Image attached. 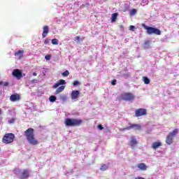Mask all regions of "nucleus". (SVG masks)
I'll list each match as a JSON object with an SVG mask.
<instances>
[{
    "instance_id": "obj_15",
    "label": "nucleus",
    "mask_w": 179,
    "mask_h": 179,
    "mask_svg": "<svg viewBox=\"0 0 179 179\" xmlns=\"http://www.w3.org/2000/svg\"><path fill=\"white\" fill-rule=\"evenodd\" d=\"M79 94H80V92L78 90H73L71 92V99L72 100H76L79 97Z\"/></svg>"
},
{
    "instance_id": "obj_12",
    "label": "nucleus",
    "mask_w": 179,
    "mask_h": 179,
    "mask_svg": "<svg viewBox=\"0 0 179 179\" xmlns=\"http://www.w3.org/2000/svg\"><path fill=\"white\" fill-rule=\"evenodd\" d=\"M136 145H138V141L136 140V138H135L134 136H131L130 141V146L131 149H135Z\"/></svg>"
},
{
    "instance_id": "obj_31",
    "label": "nucleus",
    "mask_w": 179,
    "mask_h": 179,
    "mask_svg": "<svg viewBox=\"0 0 179 179\" xmlns=\"http://www.w3.org/2000/svg\"><path fill=\"white\" fill-rule=\"evenodd\" d=\"M50 41H51L50 39L46 38V39H45L44 44L47 45L50 44Z\"/></svg>"
},
{
    "instance_id": "obj_18",
    "label": "nucleus",
    "mask_w": 179,
    "mask_h": 179,
    "mask_svg": "<svg viewBox=\"0 0 179 179\" xmlns=\"http://www.w3.org/2000/svg\"><path fill=\"white\" fill-rule=\"evenodd\" d=\"M137 166L140 170H142L143 171H146V170H148V166H146L145 163H140L137 165Z\"/></svg>"
},
{
    "instance_id": "obj_40",
    "label": "nucleus",
    "mask_w": 179,
    "mask_h": 179,
    "mask_svg": "<svg viewBox=\"0 0 179 179\" xmlns=\"http://www.w3.org/2000/svg\"><path fill=\"white\" fill-rule=\"evenodd\" d=\"M136 179H145L144 178H142V177H138V178H136Z\"/></svg>"
},
{
    "instance_id": "obj_9",
    "label": "nucleus",
    "mask_w": 179,
    "mask_h": 179,
    "mask_svg": "<svg viewBox=\"0 0 179 179\" xmlns=\"http://www.w3.org/2000/svg\"><path fill=\"white\" fill-rule=\"evenodd\" d=\"M148 114V111L145 108H138L135 111L136 117H142V115H146Z\"/></svg>"
},
{
    "instance_id": "obj_37",
    "label": "nucleus",
    "mask_w": 179,
    "mask_h": 179,
    "mask_svg": "<svg viewBox=\"0 0 179 179\" xmlns=\"http://www.w3.org/2000/svg\"><path fill=\"white\" fill-rule=\"evenodd\" d=\"M3 86H6V87L9 86V83H8V82L4 83Z\"/></svg>"
},
{
    "instance_id": "obj_3",
    "label": "nucleus",
    "mask_w": 179,
    "mask_h": 179,
    "mask_svg": "<svg viewBox=\"0 0 179 179\" xmlns=\"http://www.w3.org/2000/svg\"><path fill=\"white\" fill-rule=\"evenodd\" d=\"M141 26L147 30V34L152 35V34H156L157 36H160L162 34V31H160L157 28L152 27H148L145 24V23H143Z\"/></svg>"
},
{
    "instance_id": "obj_8",
    "label": "nucleus",
    "mask_w": 179,
    "mask_h": 179,
    "mask_svg": "<svg viewBox=\"0 0 179 179\" xmlns=\"http://www.w3.org/2000/svg\"><path fill=\"white\" fill-rule=\"evenodd\" d=\"M12 75L13 76H14V78H16L17 80H20V79L23 78V74L22 73V71H20V69H14Z\"/></svg>"
},
{
    "instance_id": "obj_39",
    "label": "nucleus",
    "mask_w": 179,
    "mask_h": 179,
    "mask_svg": "<svg viewBox=\"0 0 179 179\" xmlns=\"http://www.w3.org/2000/svg\"><path fill=\"white\" fill-rule=\"evenodd\" d=\"M3 85V81H0V86Z\"/></svg>"
},
{
    "instance_id": "obj_16",
    "label": "nucleus",
    "mask_w": 179,
    "mask_h": 179,
    "mask_svg": "<svg viewBox=\"0 0 179 179\" xmlns=\"http://www.w3.org/2000/svg\"><path fill=\"white\" fill-rule=\"evenodd\" d=\"M23 54H24V50H18L15 52V57H17L18 59H22L24 57Z\"/></svg>"
},
{
    "instance_id": "obj_25",
    "label": "nucleus",
    "mask_w": 179,
    "mask_h": 179,
    "mask_svg": "<svg viewBox=\"0 0 179 179\" xmlns=\"http://www.w3.org/2000/svg\"><path fill=\"white\" fill-rule=\"evenodd\" d=\"M59 97L60 100H62L63 101H66V100H68L66 95L60 94Z\"/></svg>"
},
{
    "instance_id": "obj_34",
    "label": "nucleus",
    "mask_w": 179,
    "mask_h": 179,
    "mask_svg": "<svg viewBox=\"0 0 179 179\" xmlns=\"http://www.w3.org/2000/svg\"><path fill=\"white\" fill-rule=\"evenodd\" d=\"M13 122H15V118H11V119L8 120L9 124H13Z\"/></svg>"
},
{
    "instance_id": "obj_27",
    "label": "nucleus",
    "mask_w": 179,
    "mask_h": 179,
    "mask_svg": "<svg viewBox=\"0 0 179 179\" xmlns=\"http://www.w3.org/2000/svg\"><path fill=\"white\" fill-rule=\"evenodd\" d=\"M62 76L66 78V76H69V71L68 70L65 71L64 72L62 73Z\"/></svg>"
},
{
    "instance_id": "obj_28",
    "label": "nucleus",
    "mask_w": 179,
    "mask_h": 179,
    "mask_svg": "<svg viewBox=\"0 0 179 179\" xmlns=\"http://www.w3.org/2000/svg\"><path fill=\"white\" fill-rule=\"evenodd\" d=\"M52 44H53V45H58V39L57 38L52 39Z\"/></svg>"
},
{
    "instance_id": "obj_4",
    "label": "nucleus",
    "mask_w": 179,
    "mask_h": 179,
    "mask_svg": "<svg viewBox=\"0 0 179 179\" xmlns=\"http://www.w3.org/2000/svg\"><path fill=\"white\" fill-rule=\"evenodd\" d=\"M177 134H178V129H175L172 132H170L166 137V143H167V145H171L173 142V139Z\"/></svg>"
},
{
    "instance_id": "obj_21",
    "label": "nucleus",
    "mask_w": 179,
    "mask_h": 179,
    "mask_svg": "<svg viewBox=\"0 0 179 179\" xmlns=\"http://www.w3.org/2000/svg\"><path fill=\"white\" fill-rule=\"evenodd\" d=\"M56 101H57V96L52 95L49 97V101H50L51 103H54Z\"/></svg>"
},
{
    "instance_id": "obj_14",
    "label": "nucleus",
    "mask_w": 179,
    "mask_h": 179,
    "mask_svg": "<svg viewBox=\"0 0 179 179\" xmlns=\"http://www.w3.org/2000/svg\"><path fill=\"white\" fill-rule=\"evenodd\" d=\"M48 33H50V29L48 28V26L45 25L43 27V38H45L46 36H48Z\"/></svg>"
},
{
    "instance_id": "obj_30",
    "label": "nucleus",
    "mask_w": 179,
    "mask_h": 179,
    "mask_svg": "<svg viewBox=\"0 0 179 179\" xmlns=\"http://www.w3.org/2000/svg\"><path fill=\"white\" fill-rule=\"evenodd\" d=\"M46 61H50L51 59V55H47L45 56Z\"/></svg>"
},
{
    "instance_id": "obj_5",
    "label": "nucleus",
    "mask_w": 179,
    "mask_h": 179,
    "mask_svg": "<svg viewBox=\"0 0 179 179\" xmlns=\"http://www.w3.org/2000/svg\"><path fill=\"white\" fill-rule=\"evenodd\" d=\"M15 140V134L13 133H8L4 135L2 139L3 143L9 144L12 143Z\"/></svg>"
},
{
    "instance_id": "obj_22",
    "label": "nucleus",
    "mask_w": 179,
    "mask_h": 179,
    "mask_svg": "<svg viewBox=\"0 0 179 179\" xmlns=\"http://www.w3.org/2000/svg\"><path fill=\"white\" fill-rule=\"evenodd\" d=\"M143 80L145 85H149L150 83V80L148 77H143Z\"/></svg>"
},
{
    "instance_id": "obj_11",
    "label": "nucleus",
    "mask_w": 179,
    "mask_h": 179,
    "mask_svg": "<svg viewBox=\"0 0 179 179\" xmlns=\"http://www.w3.org/2000/svg\"><path fill=\"white\" fill-rule=\"evenodd\" d=\"M64 85H66V82L65 80H59L57 83L52 85L53 89H57V87H59V86H64Z\"/></svg>"
},
{
    "instance_id": "obj_33",
    "label": "nucleus",
    "mask_w": 179,
    "mask_h": 179,
    "mask_svg": "<svg viewBox=\"0 0 179 179\" xmlns=\"http://www.w3.org/2000/svg\"><path fill=\"white\" fill-rule=\"evenodd\" d=\"M129 30H131V31H135V26L130 25L129 26Z\"/></svg>"
},
{
    "instance_id": "obj_20",
    "label": "nucleus",
    "mask_w": 179,
    "mask_h": 179,
    "mask_svg": "<svg viewBox=\"0 0 179 179\" xmlns=\"http://www.w3.org/2000/svg\"><path fill=\"white\" fill-rule=\"evenodd\" d=\"M117 17H118V13H113L111 17V22H115V20H117Z\"/></svg>"
},
{
    "instance_id": "obj_1",
    "label": "nucleus",
    "mask_w": 179,
    "mask_h": 179,
    "mask_svg": "<svg viewBox=\"0 0 179 179\" xmlns=\"http://www.w3.org/2000/svg\"><path fill=\"white\" fill-rule=\"evenodd\" d=\"M24 135L30 145L36 146L38 144V140L34 136V129L29 127L24 132Z\"/></svg>"
},
{
    "instance_id": "obj_26",
    "label": "nucleus",
    "mask_w": 179,
    "mask_h": 179,
    "mask_svg": "<svg viewBox=\"0 0 179 179\" xmlns=\"http://www.w3.org/2000/svg\"><path fill=\"white\" fill-rule=\"evenodd\" d=\"M150 41H145L144 42L145 48H148V47H150Z\"/></svg>"
},
{
    "instance_id": "obj_24",
    "label": "nucleus",
    "mask_w": 179,
    "mask_h": 179,
    "mask_svg": "<svg viewBox=\"0 0 179 179\" xmlns=\"http://www.w3.org/2000/svg\"><path fill=\"white\" fill-rule=\"evenodd\" d=\"M85 40V38H80V36H76L75 37V41H77V43H80V41H83Z\"/></svg>"
},
{
    "instance_id": "obj_10",
    "label": "nucleus",
    "mask_w": 179,
    "mask_h": 179,
    "mask_svg": "<svg viewBox=\"0 0 179 179\" xmlns=\"http://www.w3.org/2000/svg\"><path fill=\"white\" fill-rule=\"evenodd\" d=\"M29 176H30V173L29 172V170L24 169L22 172L20 179H27V178H29Z\"/></svg>"
},
{
    "instance_id": "obj_19",
    "label": "nucleus",
    "mask_w": 179,
    "mask_h": 179,
    "mask_svg": "<svg viewBox=\"0 0 179 179\" xmlns=\"http://www.w3.org/2000/svg\"><path fill=\"white\" fill-rule=\"evenodd\" d=\"M64 90H65V85H62L56 90L55 94H59V93H62Z\"/></svg>"
},
{
    "instance_id": "obj_6",
    "label": "nucleus",
    "mask_w": 179,
    "mask_h": 179,
    "mask_svg": "<svg viewBox=\"0 0 179 179\" xmlns=\"http://www.w3.org/2000/svg\"><path fill=\"white\" fill-rule=\"evenodd\" d=\"M121 99L124 101H133L135 99V95L131 92H126L122 94Z\"/></svg>"
},
{
    "instance_id": "obj_29",
    "label": "nucleus",
    "mask_w": 179,
    "mask_h": 179,
    "mask_svg": "<svg viewBox=\"0 0 179 179\" xmlns=\"http://www.w3.org/2000/svg\"><path fill=\"white\" fill-rule=\"evenodd\" d=\"M130 15L131 16H134V15H136V9L133 8L131 11H130Z\"/></svg>"
},
{
    "instance_id": "obj_23",
    "label": "nucleus",
    "mask_w": 179,
    "mask_h": 179,
    "mask_svg": "<svg viewBox=\"0 0 179 179\" xmlns=\"http://www.w3.org/2000/svg\"><path fill=\"white\" fill-rule=\"evenodd\" d=\"M100 170H101V171H106V170H108V165H106V164L101 165Z\"/></svg>"
},
{
    "instance_id": "obj_7",
    "label": "nucleus",
    "mask_w": 179,
    "mask_h": 179,
    "mask_svg": "<svg viewBox=\"0 0 179 179\" xmlns=\"http://www.w3.org/2000/svg\"><path fill=\"white\" fill-rule=\"evenodd\" d=\"M129 129H135L136 131H141V129H142V127L140 124H132L129 123V126L123 128L122 131H129Z\"/></svg>"
},
{
    "instance_id": "obj_35",
    "label": "nucleus",
    "mask_w": 179,
    "mask_h": 179,
    "mask_svg": "<svg viewBox=\"0 0 179 179\" xmlns=\"http://www.w3.org/2000/svg\"><path fill=\"white\" fill-rule=\"evenodd\" d=\"M98 129H100V131H102V129H104V127H103V125L99 124L97 126Z\"/></svg>"
},
{
    "instance_id": "obj_38",
    "label": "nucleus",
    "mask_w": 179,
    "mask_h": 179,
    "mask_svg": "<svg viewBox=\"0 0 179 179\" xmlns=\"http://www.w3.org/2000/svg\"><path fill=\"white\" fill-rule=\"evenodd\" d=\"M34 76H37V73H33Z\"/></svg>"
},
{
    "instance_id": "obj_17",
    "label": "nucleus",
    "mask_w": 179,
    "mask_h": 179,
    "mask_svg": "<svg viewBox=\"0 0 179 179\" xmlns=\"http://www.w3.org/2000/svg\"><path fill=\"white\" fill-rule=\"evenodd\" d=\"M160 146H162V142L157 141L152 144L151 148L152 149H154V150H156V149H157L158 148H160Z\"/></svg>"
},
{
    "instance_id": "obj_36",
    "label": "nucleus",
    "mask_w": 179,
    "mask_h": 179,
    "mask_svg": "<svg viewBox=\"0 0 179 179\" xmlns=\"http://www.w3.org/2000/svg\"><path fill=\"white\" fill-rule=\"evenodd\" d=\"M111 85H113V86H115V85H117V80H113Z\"/></svg>"
},
{
    "instance_id": "obj_13",
    "label": "nucleus",
    "mask_w": 179,
    "mask_h": 179,
    "mask_svg": "<svg viewBox=\"0 0 179 179\" xmlns=\"http://www.w3.org/2000/svg\"><path fill=\"white\" fill-rule=\"evenodd\" d=\"M10 101H19L20 100V95L19 94H13L10 96Z\"/></svg>"
},
{
    "instance_id": "obj_32",
    "label": "nucleus",
    "mask_w": 179,
    "mask_h": 179,
    "mask_svg": "<svg viewBox=\"0 0 179 179\" xmlns=\"http://www.w3.org/2000/svg\"><path fill=\"white\" fill-rule=\"evenodd\" d=\"M73 86H78V85H80V83L78 80H76L73 83Z\"/></svg>"
},
{
    "instance_id": "obj_41",
    "label": "nucleus",
    "mask_w": 179,
    "mask_h": 179,
    "mask_svg": "<svg viewBox=\"0 0 179 179\" xmlns=\"http://www.w3.org/2000/svg\"><path fill=\"white\" fill-rule=\"evenodd\" d=\"M2 114V109H0V115Z\"/></svg>"
},
{
    "instance_id": "obj_2",
    "label": "nucleus",
    "mask_w": 179,
    "mask_h": 179,
    "mask_svg": "<svg viewBox=\"0 0 179 179\" xmlns=\"http://www.w3.org/2000/svg\"><path fill=\"white\" fill-rule=\"evenodd\" d=\"M83 122V120L75 118H67L64 121L66 127H80Z\"/></svg>"
}]
</instances>
